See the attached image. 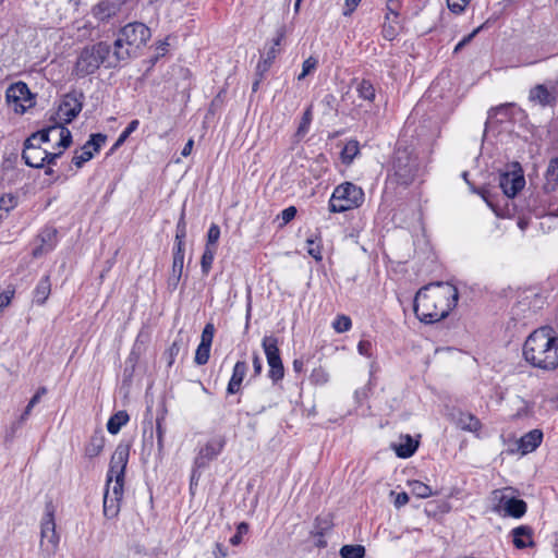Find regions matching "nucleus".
Here are the masks:
<instances>
[{
  "label": "nucleus",
  "instance_id": "1",
  "mask_svg": "<svg viewBox=\"0 0 558 558\" xmlns=\"http://www.w3.org/2000/svg\"><path fill=\"white\" fill-rule=\"evenodd\" d=\"M459 292L449 282H432L421 288L414 298L413 310L416 317L433 324L446 318L457 305Z\"/></svg>",
  "mask_w": 558,
  "mask_h": 558
},
{
  "label": "nucleus",
  "instance_id": "2",
  "mask_svg": "<svg viewBox=\"0 0 558 558\" xmlns=\"http://www.w3.org/2000/svg\"><path fill=\"white\" fill-rule=\"evenodd\" d=\"M523 357L531 366L554 372L558 368V336L550 326H543L529 335L523 344Z\"/></svg>",
  "mask_w": 558,
  "mask_h": 558
},
{
  "label": "nucleus",
  "instance_id": "3",
  "mask_svg": "<svg viewBox=\"0 0 558 558\" xmlns=\"http://www.w3.org/2000/svg\"><path fill=\"white\" fill-rule=\"evenodd\" d=\"M129 457L130 446L122 442L111 456L104 494V515L108 519L116 518L120 512Z\"/></svg>",
  "mask_w": 558,
  "mask_h": 558
},
{
  "label": "nucleus",
  "instance_id": "4",
  "mask_svg": "<svg viewBox=\"0 0 558 558\" xmlns=\"http://www.w3.org/2000/svg\"><path fill=\"white\" fill-rule=\"evenodd\" d=\"M113 58L114 50L108 43L98 41L93 45H87L77 56L73 74L77 77H85L94 74L100 65L107 69H116L121 62L114 61Z\"/></svg>",
  "mask_w": 558,
  "mask_h": 558
},
{
  "label": "nucleus",
  "instance_id": "5",
  "mask_svg": "<svg viewBox=\"0 0 558 558\" xmlns=\"http://www.w3.org/2000/svg\"><path fill=\"white\" fill-rule=\"evenodd\" d=\"M150 29L141 22L129 23L123 26L113 43L114 61L126 62L136 58L141 49L150 39Z\"/></svg>",
  "mask_w": 558,
  "mask_h": 558
},
{
  "label": "nucleus",
  "instance_id": "6",
  "mask_svg": "<svg viewBox=\"0 0 558 558\" xmlns=\"http://www.w3.org/2000/svg\"><path fill=\"white\" fill-rule=\"evenodd\" d=\"M421 171V163L414 150L398 146L392 160V172L397 182L401 185H410L420 177Z\"/></svg>",
  "mask_w": 558,
  "mask_h": 558
},
{
  "label": "nucleus",
  "instance_id": "7",
  "mask_svg": "<svg viewBox=\"0 0 558 558\" xmlns=\"http://www.w3.org/2000/svg\"><path fill=\"white\" fill-rule=\"evenodd\" d=\"M364 191L352 182H343L335 187L329 199L330 213H344L362 206Z\"/></svg>",
  "mask_w": 558,
  "mask_h": 558
},
{
  "label": "nucleus",
  "instance_id": "8",
  "mask_svg": "<svg viewBox=\"0 0 558 558\" xmlns=\"http://www.w3.org/2000/svg\"><path fill=\"white\" fill-rule=\"evenodd\" d=\"M60 543V535L56 531L54 506L47 502L45 514L40 521L39 554L44 558L56 555Z\"/></svg>",
  "mask_w": 558,
  "mask_h": 558
},
{
  "label": "nucleus",
  "instance_id": "9",
  "mask_svg": "<svg viewBox=\"0 0 558 558\" xmlns=\"http://www.w3.org/2000/svg\"><path fill=\"white\" fill-rule=\"evenodd\" d=\"M84 94L82 92L72 90L65 94L58 107L54 116H51V122H58L61 125L71 123L81 112L83 108Z\"/></svg>",
  "mask_w": 558,
  "mask_h": 558
},
{
  "label": "nucleus",
  "instance_id": "10",
  "mask_svg": "<svg viewBox=\"0 0 558 558\" xmlns=\"http://www.w3.org/2000/svg\"><path fill=\"white\" fill-rule=\"evenodd\" d=\"M262 345L269 366L268 377L274 384H277L284 376V367L279 353L278 339L274 336H265Z\"/></svg>",
  "mask_w": 558,
  "mask_h": 558
},
{
  "label": "nucleus",
  "instance_id": "11",
  "mask_svg": "<svg viewBox=\"0 0 558 558\" xmlns=\"http://www.w3.org/2000/svg\"><path fill=\"white\" fill-rule=\"evenodd\" d=\"M51 134H58V148L66 149L72 144V134L70 130L58 122H52V124L46 129L33 133L27 141L28 143H34V141H38L40 144L47 143L51 140Z\"/></svg>",
  "mask_w": 558,
  "mask_h": 558
},
{
  "label": "nucleus",
  "instance_id": "12",
  "mask_svg": "<svg viewBox=\"0 0 558 558\" xmlns=\"http://www.w3.org/2000/svg\"><path fill=\"white\" fill-rule=\"evenodd\" d=\"M9 105L13 106L15 112L24 113L34 104L32 94L26 83L17 82L10 85L5 92Z\"/></svg>",
  "mask_w": 558,
  "mask_h": 558
},
{
  "label": "nucleus",
  "instance_id": "13",
  "mask_svg": "<svg viewBox=\"0 0 558 558\" xmlns=\"http://www.w3.org/2000/svg\"><path fill=\"white\" fill-rule=\"evenodd\" d=\"M226 446V437L223 435H216L210 438L201 449L198 450L194 465L196 469H205L209 462L216 459Z\"/></svg>",
  "mask_w": 558,
  "mask_h": 558
},
{
  "label": "nucleus",
  "instance_id": "14",
  "mask_svg": "<svg viewBox=\"0 0 558 558\" xmlns=\"http://www.w3.org/2000/svg\"><path fill=\"white\" fill-rule=\"evenodd\" d=\"M494 499L498 500L495 510L504 512L505 515H509L515 519L523 517L526 512V502L522 499L510 497L505 494L504 490H495L493 493Z\"/></svg>",
  "mask_w": 558,
  "mask_h": 558
},
{
  "label": "nucleus",
  "instance_id": "15",
  "mask_svg": "<svg viewBox=\"0 0 558 558\" xmlns=\"http://www.w3.org/2000/svg\"><path fill=\"white\" fill-rule=\"evenodd\" d=\"M524 185L525 180L519 163L513 165V170L499 174V186L508 197H514Z\"/></svg>",
  "mask_w": 558,
  "mask_h": 558
},
{
  "label": "nucleus",
  "instance_id": "16",
  "mask_svg": "<svg viewBox=\"0 0 558 558\" xmlns=\"http://www.w3.org/2000/svg\"><path fill=\"white\" fill-rule=\"evenodd\" d=\"M123 3V0H101L93 8L92 13L98 21L106 22L121 12Z\"/></svg>",
  "mask_w": 558,
  "mask_h": 558
},
{
  "label": "nucleus",
  "instance_id": "17",
  "mask_svg": "<svg viewBox=\"0 0 558 558\" xmlns=\"http://www.w3.org/2000/svg\"><path fill=\"white\" fill-rule=\"evenodd\" d=\"M47 156L48 150L43 149L39 145H34V143H28L27 140L25 141L22 158L27 166L41 168L45 165Z\"/></svg>",
  "mask_w": 558,
  "mask_h": 558
},
{
  "label": "nucleus",
  "instance_id": "18",
  "mask_svg": "<svg viewBox=\"0 0 558 558\" xmlns=\"http://www.w3.org/2000/svg\"><path fill=\"white\" fill-rule=\"evenodd\" d=\"M248 366L245 361H238L233 367L231 378L228 383L227 392L229 395L238 393L241 389L243 379L246 376Z\"/></svg>",
  "mask_w": 558,
  "mask_h": 558
},
{
  "label": "nucleus",
  "instance_id": "19",
  "mask_svg": "<svg viewBox=\"0 0 558 558\" xmlns=\"http://www.w3.org/2000/svg\"><path fill=\"white\" fill-rule=\"evenodd\" d=\"M543 440V432L541 429H533L523 435L519 440V449L522 454L534 451Z\"/></svg>",
  "mask_w": 558,
  "mask_h": 558
},
{
  "label": "nucleus",
  "instance_id": "20",
  "mask_svg": "<svg viewBox=\"0 0 558 558\" xmlns=\"http://www.w3.org/2000/svg\"><path fill=\"white\" fill-rule=\"evenodd\" d=\"M184 264V246L175 245L169 284L175 288L181 279Z\"/></svg>",
  "mask_w": 558,
  "mask_h": 558
},
{
  "label": "nucleus",
  "instance_id": "21",
  "mask_svg": "<svg viewBox=\"0 0 558 558\" xmlns=\"http://www.w3.org/2000/svg\"><path fill=\"white\" fill-rule=\"evenodd\" d=\"M283 35L279 34L272 41L271 46L269 47L268 51L266 52V56L258 62L256 71L257 74L263 76L265 72H267L275 60L277 53H278V47L280 46V43L282 40Z\"/></svg>",
  "mask_w": 558,
  "mask_h": 558
},
{
  "label": "nucleus",
  "instance_id": "22",
  "mask_svg": "<svg viewBox=\"0 0 558 558\" xmlns=\"http://www.w3.org/2000/svg\"><path fill=\"white\" fill-rule=\"evenodd\" d=\"M529 98L533 102H537L542 106L551 105L555 101L554 95L548 90V88L538 84L530 90Z\"/></svg>",
  "mask_w": 558,
  "mask_h": 558
},
{
  "label": "nucleus",
  "instance_id": "23",
  "mask_svg": "<svg viewBox=\"0 0 558 558\" xmlns=\"http://www.w3.org/2000/svg\"><path fill=\"white\" fill-rule=\"evenodd\" d=\"M392 447L399 458L407 459L414 454L418 447V442L415 441L410 435H405L401 437L400 444L393 445Z\"/></svg>",
  "mask_w": 558,
  "mask_h": 558
},
{
  "label": "nucleus",
  "instance_id": "24",
  "mask_svg": "<svg viewBox=\"0 0 558 558\" xmlns=\"http://www.w3.org/2000/svg\"><path fill=\"white\" fill-rule=\"evenodd\" d=\"M513 545L517 548H526L533 545L532 530L529 526L521 525L512 530Z\"/></svg>",
  "mask_w": 558,
  "mask_h": 558
},
{
  "label": "nucleus",
  "instance_id": "25",
  "mask_svg": "<svg viewBox=\"0 0 558 558\" xmlns=\"http://www.w3.org/2000/svg\"><path fill=\"white\" fill-rule=\"evenodd\" d=\"M456 424L459 428L466 432L476 433L481 429L482 424L477 417L471 413H459Z\"/></svg>",
  "mask_w": 558,
  "mask_h": 558
},
{
  "label": "nucleus",
  "instance_id": "26",
  "mask_svg": "<svg viewBox=\"0 0 558 558\" xmlns=\"http://www.w3.org/2000/svg\"><path fill=\"white\" fill-rule=\"evenodd\" d=\"M105 447V436L101 433H95L90 436L87 445L84 448V453L87 458L92 459L99 456Z\"/></svg>",
  "mask_w": 558,
  "mask_h": 558
},
{
  "label": "nucleus",
  "instance_id": "27",
  "mask_svg": "<svg viewBox=\"0 0 558 558\" xmlns=\"http://www.w3.org/2000/svg\"><path fill=\"white\" fill-rule=\"evenodd\" d=\"M558 184V157L551 158L545 172V190L554 191Z\"/></svg>",
  "mask_w": 558,
  "mask_h": 558
},
{
  "label": "nucleus",
  "instance_id": "28",
  "mask_svg": "<svg viewBox=\"0 0 558 558\" xmlns=\"http://www.w3.org/2000/svg\"><path fill=\"white\" fill-rule=\"evenodd\" d=\"M51 283L49 276H44L34 290V300L37 304L43 305L49 298Z\"/></svg>",
  "mask_w": 558,
  "mask_h": 558
},
{
  "label": "nucleus",
  "instance_id": "29",
  "mask_svg": "<svg viewBox=\"0 0 558 558\" xmlns=\"http://www.w3.org/2000/svg\"><path fill=\"white\" fill-rule=\"evenodd\" d=\"M186 345V341L181 335V331L179 332L178 337L174 339L172 344L169 347V349L165 352V357L167 360L168 366H172V364L175 361V357L179 355L181 350H183Z\"/></svg>",
  "mask_w": 558,
  "mask_h": 558
},
{
  "label": "nucleus",
  "instance_id": "30",
  "mask_svg": "<svg viewBox=\"0 0 558 558\" xmlns=\"http://www.w3.org/2000/svg\"><path fill=\"white\" fill-rule=\"evenodd\" d=\"M129 414L125 411L114 413L107 423L108 432L112 435L118 434L122 426L129 422Z\"/></svg>",
  "mask_w": 558,
  "mask_h": 558
},
{
  "label": "nucleus",
  "instance_id": "31",
  "mask_svg": "<svg viewBox=\"0 0 558 558\" xmlns=\"http://www.w3.org/2000/svg\"><path fill=\"white\" fill-rule=\"evenodd\" d=\"M360 153V145L357 141H349L341 150V161L344 165H350Z\"/></svg>",
  "mask_w": 558,
  "mask_h": 558
},
{
  "label": "nucleus",
  "instance_id": "32",
  "mask_svg": "<svg viewBox=\"0 0 558 558\" xmlns=\"http://www.w3.org/2000/svg\"><path fill=\"white\" fill-rule=\"evenodd\" d=\"M356 93L360 98L372 102L375 99L376 90L368 80H362L356 86Z\"/></svg>",
  "mask_w": 558,
  "mask_h": 558
},
{
  "label": "nucleus",
  "instance_id": "33",
  "mask_svg": "<svg viewBox=\"0 0 558 558\" xmlns=\"http://www.w3.org/2000/svg\"><path fill=\"white\" fill-rule=\"evenodd\" d=\"M411 493L418 498H427L433 495L432 488L423 482H409Z\"/></svg>",
  "mask_w": 558,
  "mask_h": 558
},
{
  "label": "nucleus",
  "instance_id": "34",
  "mask_svg": "<svg viewBox=\"0 0 558 558\" xmlns=\"http://www.w3.org/2000/svg\"><path fill=\"white\" fill-rule=\"evenodd\" d=\"M365 548L362 545H344L340 549L341 558H363Z\"/></svg>",
  "mask_w": 558,
  "mask_h": 558
},
{
  "label": "nucleus",
  "instance_id": "35",
  "mask_svg": "<svg viewBox=\"0 0 558 558\" xmlns=\"http://www.w3.org/2000/svg\"><path fill=\"white\" fill-rule=\"evenodd\" d=\"M186 236V222H185V210L181 211L179 221L175 228V245L184 246V240Z\"/></svg>",
  "mask_w": 558,
  "mask_h": 558
},
{
  "label": "nucleus",
  "instance_id": "36",
  "mask_svg": "<svg viewBox=\"0 0 558 558\" xmlns=\"http://www.w3.org/2000/svg\"><path fill=\"white\" fill-rule=\"evenodd\" d=\"M216 248L205 247L201 259L202 272L208 275L215 258Z\"/></svg>",
  "mask_w": 558,
  "mask_h": 558
},
{
  "label": "nucleus",
  "instance_id": "37",
  "mask_svg": "<svg viewBox=\"0 0 558 558\" xmlns=\"http://www.w3.org/2000/svg\"><path fill=\"white\" fill-rule=\"evenodd\" d=\"M107 136L101 133L92 134L89 140L85 143V148H90L93 153H97L100 147L106 143Z\"/></svg>",
  "mask_w": 558,
  "mask_h": 558
},
{
  "label": "nucleus",
  "instance_id": "38",
  "mask_svg": "<svg viewBox=\"0 0 558 558\" xmlns=\"http://www.w3.org/2000/svg\"><path fill=\"white\" fill-rule=\"evenodd\" d=\"M332 327L338 333L345 332L352 327L351 318L347 315H338L332 323Z\"/></svg>",
  "mask_w": 558,
  "mask_h": 558
},
{
  "label": "nucleus",
  "instance_id": "39",
  "mask_svg": "<svg viewBox=\"0 0 558 558\" xmlns=\"http://www.w3.org/2000/svg\"><path fill=\"white\" fill-rule=\"evenodd\" d=\"M210 345H206V344H202L199 343L197 349H196V352H195V357H194V362L197 364V365H205L208 360H209V356H210Z\"/></svg>",
  "mask_w": 558,
  "mask_h": 558
},
{
  "label": "nucleus",
  "instance_id": "40",
  "mask_svg": "<svg viewBox=\"0 0 558 558\" xmlns=\"http://www.w3.org/2000/svg\"><path fill=\"white\" fill-rule=\"evenodd\" d=\"M94 157V153L90 148H85V145L82 147L81 154H75L72 158V162L81 168L85 162L89 161Z\"/></svg>",
  "mask_w": 558,
  "mask_h": 558
},
{
  "label": "nucleus",
  "instance_id": "41",
  "mask_svg": "<svg viewBox=\"0 0 558 558\" xmlns=\"http://www.w3.org/2000/svg\"><path fill=\"white\" fill-rule=\"evenodd\" d=\"M220 238V228L216 223H211L207 232V242L205 247L216 248L217 242Z\"/></svg>",
  "mask_w": 558,
  "mask_h": 558
},
{
  "label": "nucleus",
  "instance_id": "42",
  "mask_svg": "<svg viewBox=\"0 0 558 558\" xmlns=\"http://www.w3.org/2000/svg\"><path fill=\"white\" fill-rule=\"evenodd\" d=\"M312 108H307L304 113H303V117L301 119V122H300V125L298 128V131H296V135L298 136H304L307 131H308V128H310V124L312 122Z\"/></svg>",
  "mask_w": 558,
  "mask_h": 558
},
{
  "label": "nucleus",
  "instance_id": "43",
  "mask_svg": "<svg viewBox=\"0 0 558 558\" xmlns=\"http://www.w3.org/2000/svg\"><path fill=\"white\" fill-rule=\"evenodd\" d=\"M387 14L385 20L389 21L392 15L393 22L397 23L399 17V10L401 8V0H387Z\"/></svg>",
  "mask_w": 558,
  "mask_h": 558
},
{
  "label": "nucleus",
  "instance_id": "44",
  "mask_svg": "<svg viewBox=\"0 0 558 558\" xmlns=\"http://www.w3.org/2000/svg\"><path fill=\"white\" fill-rule=\"evenodd\" d=\"M248 524L246 522H241L236 525L235 534L230 538V544L233 546H238L242 543L243 535L247 534Z\"/></svg>",
  "mask_w": 558,
  "mask_h": 558
},
{
  "label": "nucleus",
  "instance_id": "45",
  "mask_svg": "<svg viewBox=\"0 0 558 558\" xmlns=\"http://www.w3.org/2000/svg\"><path fill=\"white\" fill-rule=\"evenodd\" d=\"M215 326L213 323H207L203 329L202 336H201V343L210 345L213 343V339L215 336Z\"/></svg>",
  "mask_w": 558,
  "mask_h": 558
},
{
  "label": "nucleus",
  "instance_id": "46",
  "mask_svg": "<svg viewBox=\"0 0 558 558\" xmlns=\"http://www.w3.org/2000/svg\"><path fill=\"white\" fill-rule=\"evenodd\" d=\"M317 64H318V61L314 57H310L306 60H304V62L302 64V72L298 76V80L299 81L303 80L306 75H308L313 70L316 69Z\"/></svg>",
  "mask_w": 558,
  "mask_h": 558
},
{
  "label": "nucleus",
  "instance_id": "47",
  "mask_svg": "<svg viewBox=\"0 0 558 558\" xmlns=\"http://www.w3.org/2000/svg\"><path fill=\"white\" fill-rule=\"evenodd\" d=\"M396 24L393 22V19L389 20V21H385L384 25H383V36L385 39L387 40H392L395 39V37L397 36V27H396Z\"/></svg>",
  "mask_w": 558,
  "mask_h": 558
},
{
  "label": "nucleus",
  "instance_id": "48",
  "mask_svg": "<svg viewBox=\"0 0 558 558\" xmlns=\"http://www.w3.org/2000/svg\"><path fill=\"white\" fill-rule=\"evenodd\" d=\"M307 253L316 260H322V251L319 244L313 239H307Z\"/></svg>",
  "mask_w": 558,
  "mask_h": 558
},
{
  "label": "nucleus",
  "instance_id": "49",
  "mask_svg": "<svg viewBox=\"0 0 558 558\" xmlns=\"http://www.w3.org/2000/svg\"><path fill=\"white\" fill-rule=\"evenodd\" d=\"M470 0H447L448 9L453 13H461L464 11Z\"/></svg>",
  "mask_w": 558,
  "mask_h": 558
},
{
  "label": "nucleus",
  "instance_id": "50",
  "mask_svg": "<svg viewBox=\"0 0 558 558\" xmlns=\"http://www.w3.org/2000/svg\"><path fill=\"white\" fill-rule=\"evenodd\" d=\"M372 342L368 340H361L357 344V351L361 355L366 357L372 356Z\"/></svg>",
  "mask_w": 558,
  "mask_h": 558
},
{
  "label": "nucleus",
  "instance_id": "51",
  "mask_svg": "<svg viewBox=\"0 0 558 558\" xmlns=\"http://www.w3.org/2000/svg\"><path fill=\"white\" fill-rule=\"evenodd\" d=\"M296 215V208L294 206H290L281 211L282 222L286 225L290 222Z\"/></svg>",
  "mask_w": 558,
  "mask_h": 558
},
{
  "label": "nucleus",
  "instance_id": "52",
  "mask_svg": "<svg viewBox=\"0 0 558 558\" xmlns=\"http://www.w3.org/2000/svg\"><path fill=\"white\" fill-rule=\"evenodd\" d=\"M156 434H157L158 447H159V449H161L162 446H163V434H165V428L162 426V420L161 418H157V422H156Z\"/></svg>",
  "mask_w": 558,
  "mask_h": 558
},
{
  "label": "nucleus",
  "instance_id": "53",
  "mask_svg": "<svg viewBox=\"0 0 558 558\" xmlns=\"http://www.w3.org/2000/svg\"><path fill=\"white\" fill-rule=\"evenodd\" d=\"M213 555L215 558H226L228 556V549L221 543H216Z\"/></svg>",
  "mask_w": 558,
  "mask_h": 558
},
{
  "label": "nucleus",
  "instance_id": "54",
  "mask_svg": "<svg viewBox=\"0 0 558 558\" xmlns=\"http://www.w3.org/2000/svg\"><path fill=\"white\" fill-rule=\"evenodd\" d=\"M138 125V120H132L120 135L122 136V138H128L135 130H137Z\"/></svg>",
  "mask_w": 558,
  "mask_h": 558
},
{
  "label": "nucleus",
  "instance_id": "55",
  "mask_svg": "<svg viewBox=\"0 0 558 558\" xmlns=\"http://www.w3.org/2000/svg\"><path fill=\"white\" fill-rule=\"evenodd\" d=\"M46 393H47L46 387L38 388L36 393L29 400L31 407H35L40 401L41 397L45 396Z\"/></svg>",
  "mask_w": 558,
  "mask_h": 558
},
{
  "label": "nucleus",
  "instance_id": "56",
  "mask_svg": "<svg viewBox=\"0 0 558 558\" xmlns=\"http://www.w3.org/2000/svg\"><path fill=\"white\" fill-rule=\"evenodd\" d=\"M409 502V495L404 492L399 493L395 499V506L400 508Z\"/></svg>",
  "mask_w": 558,
  "mask_h": 558
},
{
  "label": "nucleus",
  "instance_id": "57",
  "mask_svg": "<svg viewBox=\"0 0 558 558\" xmlns=\"http://www.w3.org/2000/svg\"><path fill=\"white\" fill-rule=\"evenodd\" d=\"M13 298V292H4L0 294V310L7 307Z\"/></svg>",
  "mask_w": 558,
  "mask_h": 558
},
{
  "label": "nucleus",
  "instance_id": "58",
  "mask_svg": "<svg viewBox=\"0 0 558 558\" xmlns=\"http://www.w3.org/2000/svg\"><path fill=\"white\" fill-rule=\"evenodd\" d=\"M253 368H254L255 376H258L262 373L263 364H262V360L259 359V356L257 354H254V356H253Z\"/></svg>",
  "mask_w": 558,
  "mask_h": 558
},
{
  "label": "nucleus",
  "instance_id": "59",
  "mask_svg": "<svg viewBox=\"0 0 558 558\" xmlns=\"http://www.w3.org/2000/svg\"><path fill=\"white\" fill-rule=\"evenodd\" d=\"M63 150L64 149L60 148V150L57 153L48 151V156L45 162H47L48 165H53L56 160L63 154Z\"/></svg>",
  "mask_w": 558,
  "mask_h": 558
},
{
  "label": "nucleus",
  "instance_id": "60",
  "mask_svg": "<svg viewBox=\"0 0 558 558\" xmlns=\"http://www.w3.org/2000/svg\"><path fill=\"white\" fill-rule=\"evenodd\" d=\"M33 408L34 407H31V402L28 401V404L26 405V408L24 409L23 413L19 418V423H24L29 417Z\"/></svg>",
  "mask_w": 558,
  "mask_h": 558
},
{
  "label": "nucleus",
  "instance_id": "61",
  "mask_svg": "<svg viewBox=\"0 0 558 558\" xmlns=\"http://www.w3.org/2000/svg\"><path fill=\"white\" fill-rule=\"evenodd\" d=\"M193 145H194V141H193V140H189V141L186 142V144L184 145V147H183V149H182V151H181V155H182L183 157H187V156H190V155H191V153H192V149H193Z\"/></svg>",
  "mask_w": 558,
  "mask_h": 558
},
{
  "label": "nucleus",
  "instance_id": "62",
  "mask_svg": "<svg viewBox=\"0 0 558 558\" xmlns=\"http://www.w3.org/2000/svg\"><path fill=\"white\" fill-rule=\"evenodd\" d=\"M483 28V26H480L477 28H475L471 34H469L468 36H465L461 41V44L463 46L468 45L475 36L476 34Z\"/></svg>",
  "mask_w": 558,
  "mask_h": 558
},
{
  "label": "nucleus",
  "instance_id": "63",
  "mask_svg": "<svg viewBox=\"0 0 558 558\" xmlns=\"http://www.w3.org/2000/svg\"><path fill=\"white\" fill-rule=\"evenodd\" d=\"M360 1L361 0H345V5L348 10L344 12V15L350 14L356 8Z\"/></svg>",
  "mask_w": 558,
  "mask_h": 558
},
{
  "label": "nucleus",
  "instance_id": "64",
  "mask_svg": "<svg viewBox=\"0 0 558 558\" xmlns=\"http://www.w3.org/2000/svg\"><path fill=\"white\" fill-rule=\"evenodd\" d=\"M198 470L199 469H196L195 466L193 469V472H192V475H191V489L193 488V485L197 484V482H198V480L201 477V473H199Z\"/></svg>",
  "mask_w": 558,
  "mask_h": 558
}]
</instances>
